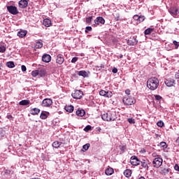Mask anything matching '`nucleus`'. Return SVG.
Segmentation results:
<instances>
[{
  "mask_svg": "<svg viewBox=\"0 0 179 179\" xmlns=\"http://www.w3.org/2000/svg\"><path fill=\"white\" fill-rule=\"evenodd\" d=\"M159 81L156 77L150 78L147 81V87L150 90H156L159 87Z\"/></svg>",
  "mask_w": 179,
  "mask_h": 179,
  "instance_id": "obj_1",
  "label": "nucleus"
},
{
  "mask_svg": "<svg viewBox=\"0 0 179 179\" xmlns=\"http://www.w3.org/2000/svg\"><path fill=\"white\" fill-rule=\"evenodd\" d=\"M101 118L103 121H115L117 115L114 111L108 112L107 113L103 114Z\"/></svg>",
  "mask_w": 179,
  "mask_h": 179,
  "instance_id": "obj_2",
  "label": "nucleus"
},
{
  "mask_svg": "<svg viewBox=\"0 0 179 179\" xmlns=\"http://www.w3.org/2000/svg\"><path fill=\"white\" fill-rule=\"evenodd\" d=\"M153 167L159 169L163 164V159L160 157V155H157V157L152 161Z\"/></svg>",
  "mask_w": 179,
  "mask_h": 179,
  "instance_id": "obj_3",
  "label": "nucleus"
},
{
  "mask_svg": "<svg viewBox=\"0 0 179 179\" xmlns=\"http://www.w3.org/2000/svg\"><path fill=\"white\" fill-rule=\"evenodd\" d=\"M71 96L73 99H82L83 96V92L82 90H76L72 94Z\"/></svg>",
  "mask_w": 179,
  "mask_h": 179,
  "instance_id": "obj_4",
  "label": "nucleus"
},
{
  "mask_svg": "<svg viewBox=\"0 0 179 179\" xmlns=\"http://www.w3.org/2000/svg\"><path fill=\"white\" fill-rule=\"evenodd\" d=\"M7 10L11 15H17V13H19V10H17V8L15 6H8Z\"/></svg>",
  "mask_w": 179,
  "mask_h": 179,
  "instance_id": "obj_5",
  "label": "nucleus"
},
{
  "mask_svg": "<svg viewBox=\"0 0 179 179\" xmlns=\"http://www.w3.org/2000/svg\"><path fill=\"white\" fill-rule=\"evenodd\" d=\"M169 12L171 16H177L179 13V10L176 6H171L169 10Z\"/></svg>",
  "mask_w": 179,
  "mask_h": 179,
  "instance_id": "obj_6",
  "label": "nucleus"
},
{
  "mask_svg": "<svg viewBox=\"0 0 179 179\" xmlns=\"http://www.w3.org/2000/svg\"><path fill=\"white\" fill-rule=\"evenodd\" d=\"M130 163L132 166H139L141 164V160L136 156H132L130 158Z\"/></svg>",
  "mask_w": 179,
  "mask_h": 179,
  "instance_id": "obj_7",
  "label": "nucleus"
},
{
  "mask_svg": "<svg viewBox=\"0 0 179 179\" xmlns=\"http://www.w3.org/2000/svg\"><path fill=\"white\" fill-rule=\"evenodd\" d=\"M123 103L126 106H132V104H135V99L132 98H123Z\"/></svg>",
  "mask_w": 179,
  "mask_h": 179,
  "instance_id": "obj_8",
  "label": "nucleus"
},
{
  "mask_svg": "<svg viewBox=\"0 0 179 179\" xmlns=\"http://www.w3.org/2000/svg\"><path fill=\"white\" fill-rule=\"evenodd\" d=\"M140 164L141 167L145 170H149V164H150V163L149 162V160L142 159L141 161H140Z\"/></svg>",
  "mask_w": 179,
  "mask_h": 179,
  "instance_id": "obj_9",
  "label": "nucleus"
},
{
  "mask_svg": "<svg viewBox=\"0 0 179 179\" xmlns=\"http://www.w3.org/2000/svg\"><path fill=\"white\" fill-rule=\"evenodd\" d=\"M100 96H103V97H113V92L110 91L101 90L99 92Z\"/></svg>",
  "mask_w": 179,
  "mask_h": 179,
  "instance_id": "obj_10",
  "label": "nucleus"
},
{
  "mask_svg": "<svg viewBox=\"0 0 179 179\" xmlns=\"http://www.w3.org/2000/svg\"><path fill=\"white\" fill-rule=\"evenodd\" d=\"M94 23L96 26H99V24H104V23H106V20H104V18H103V17H98L96 20H94Z\"/></svg>",
  "mask_w": 179,
  "mask_h": 179,
  "instance_id": "obj_11",
  "label": "nucleus"
},
{
  "mask_svg": "<svg viewBox=\"0 0 179 179\" xmlns=\"http://www.w3.org/2000/svg\"><path fill=\"white\" fill-rule=\"evenodd\" d=\"M64 61H65V59L64 58V56L62 55H58L57 56L56 64H58L59 65H62Z\"/></svg>",
  "mask_w": 179,
  "mask_h": 179,
  "instance_id": "obj_12",
  "label": "nucleus"
},
{
  "mask_svg": "<svg viewBox=\"0 0 179 179\" xmlns=\"http://www.w3.org/2000/svg\"><path fill=\"white\" fill-rule=\"evenodd\" d=\"M52 104V100H51L50 99H45L42 101V106L43 107H50V106H51Z\"/></svg>",
  "mask_w": 179,
  "mask_h": 179,
  "instance_id": "obj_13",
  "label": "nucleus"
},
{
  "mask_svg": "<svg viewBox=\"0 0 179 179\" xmlns=\"http://www.w3.org/2000/svg\"><path fill=\"white\" fill-rule=\"evenodd\" d=\"M165 85L168 87H173L176 85V80L174 79H168L165 81Z\"/></svg>",
  "mask_w": 179,
  "mask_h": 179,
  "instance_id": "obj_14",
  "label": "nucleus"
},
{
  "mask_svg": "<svg viewBox=\"0 0 179 179\" xmlns=\"http://www.w3.org/2000/svg\"><path fill=\"white\" fill-rule=\"evenodd\" d=\"M43 62H45L48 64V62H51V56L50 55L45 54L42 56Z\"/></svg>",
  "mask_w": 179,
  "mask_h": 179,
  "instance_id": "obj_15",
  "label": "nucleus"
},
{
  "mask_svg": "<svg viewBox=\"0 0 179 179\" xmlns=\"http://www.w3.org/2000/svg\"><path fill=\"white\" fill-rule=\"evenodd\" d=\"M19 7L22 9H24L29 5V3L27 1V0H20L18 3Z\"/></svg>",
  "mask_w": 179,
  "mask_h": 179,
  "instance_id": "obj_16",
  "label": "nucleus"
},
{
  "mask_svg": "<svg viewBox=\"0 0 179 179\" xmlns=\"http://www.w3.org/2000/svg\"><path fill=\"white\" fill-rule=\"evenodd\" d=\"M128 45H136L138 44V40H136L135 38H130L127 41Z\"/></svg>",
  "mask_w": 179,
  "mask_h": 179,
  "instance_id": "obj_17",
  "label": "nucleus"
},
{
  "mask_svg": "<svg viewBox=\"0 0 179 179\" xmlns=\"http://www.w3.org/2000/svg\"><path fill=\"white\" fill-rule=\"evenodd\" d=\"M30 114H31V115H38V114H40V109L34 108L30 110Z\"/></svg>",
  "mask_w": 179,
  "mask_h": 179,
  "instance_id": "obj_18",
  "label": "nucleus"
},
{
  "mask_svg": "<svg viewBox=\"0 0 179 179\" xmlns=\"http://www.w3.org/2000/svg\"><path fill=\"white\" fill-rule=\"evenodd\" d=\"M48 115H50V113L43 111L41 113L40 118H41V120H47V118L48 117Z\"/></svg>",
  "mask_w": 179,
  "mask_h": 179,
  "instance_id": "obj_19",
  "label": "nucleus"
},
{
  "mask_svg": "<svg viewBox=\"0 0 179 179\" xmlns=\"http://www.w3.org/2000/svg\"><path fill=\"white\" fill-rule=\"evenodd\" d=\"M76 114L78 117H83V115L86 114V112L83 109H78V110H76Z\"/></svg>",
  "mask_w": 179,
  "mask_h": 179,
  "instance_id": "obj_20",
  "label": "nucleus"
},
{
  "mask_svg": "<svg viewBox=\"0 0 179 179\" xmlns=\"http://www.w3.org/2000/svg\"><path fill=\"white\" fill-rule=\"evenodd\" d=\"M27 34V31H20L17 32V36H18V37H20L21 38H23V37H25Z\"/></svg>",
  "mask_w": 179,
  "mask_h": 179,
  "instance_id": "obj_21",
  "label": "nucleus"
},
{
  "mask_svg": "<svg viewBox=\"0 0 179 179\" xmlns=\"http://www.w3.org/2000/svg\"><path fill=\"white\" fill-rule=\"evenodd\" d=\"M64 110H66V111L67 113H73V110H74V108H73V106L72 105H70V106H66L64 107Z\"/></svg>",
  "mask_w": 179,
  "mask_h": 179,
  "instance_id": "obj_22",
  "label": "nucleus"
},
{
  "mask_svg": "<svg viewBox=\"0 0 179 179\" xmlns=\"http://www.w3.org/2000/svg\"><path fill=\"white\" fill-rule=\"evenodd\" d=\"M78 76H83V78H87V76H89V73L85 71H78Z\"/></svg>",
  "mask_w": 179,
  "mask_h": 179,
  "instance_id": "obj_23",
  "label": "nucleus"
},
{
  "mask_svg": "<svg viewBox=\"0 0 179 179\" xmlns=\"http://www.w3.org/2000/svg\"><path fill=\"white\" fill-rule=\"evenodd\" d=\"M43 25H45V27H50V26H51V20L50 19H45L43 20Z\"/></svg>",
  "mask_w": 179,
  "mask_h": 179,
  "instance_id": "obj_24",
  "label": "nucleus"
},
{
  "mask_svg": "<svg viewBox=\"0 0 179 179\" xmlns=\"http://www.w3.org/2000/svg\"><path fill=\"white\" fill-rule=\"evenodd\" d=\"M113 173H114V169L113 168H108L105 171V173L106 174V176H111Z\"/></svg>",
  "mask_w": 179,
  "mask_h": 179,
  "instance_id": "obj_25",
  "label": "nucleus"
},
{
  "mask_svg": "<svg viewBox=\"0 0 179 179\" xmlns=\"http://www.w3.org/2000/svg\"><path fill=\"white\" fill-rule=\"evenodd\" d=\"M131 174H132V171L130 169H126L124 171V176L125 177L129 178V177H131Z\"/></svg>",
  "mask_w": 179,
  "mask_h": 179,
  "instance_id": "obj_26",
  "label": "nucleus"
},
{
  "mask_svg": "<svg viewBox=\"0 0 179 179\" xmlns=\"http://www.w3.org/2000/svg\"><path fill=\"white\" fill-rule=\"evenodd\" d=\"M20 106H29L30 104V101L29 100H22L19 103Z\"/></svg>",
  "mask_w": 179,
  "mask_h": 179,
  "instance_id": "obj_27",
  "label": "nucleus"
},
{
  "mask_svg": "<svg viewBox=\"0 0 179 179\" xmlns=\"http://www.w3.org/2000/svg\"><path fill=\"white\" fill-rule=\"evenodd\" d=\"M62 145V142H59V141H55L53 143H52V147L55 148V149H58V148H59V146Z\"/></svg>",
  "mask_w": 179,
  "mask_h": 179,
  "instance_id": "obj_28",
  "label": "nucleus"
},
{
  "mask_svg": "<svg viewBox=\"0 0 179 179\" xmlns=\"http://www.w3.org/2000/svg\"><path fill=\"white\" fill-rule=\"evenodd\" d=\"M45 73H47V72L45 69L38 70V75L41 78H44V76H45Z\"/></svg>",
  "mask_w": 179,
  "mask_h": 179,
  "instance_id": "obj_29",
  "label": "nucleus"
},
{
  "mask_svg": "<svg viewBox=\"0 0 179 179\" xmlns=\"http://www.w3.org/2000/svg\"><path fill=\"white\" fill-rule=\"evenodd\" d=\"M160 173H161V174H163L164 176H166V174H169V173H170V169H166V168H164L161 170Z\"/></svg>",
  "mask_w": 179,
  "mask_h": 179,
  "instance_id": "obj_30",
  "label": "nucleus"
},
{
  "mask_svg": "<svg viewBox=\"0 0 179 179\" xmlns=\"http://www.w3.org/2000/svg\"><path fill=\"white\" fill-rule=\"evenodd\" d=\"M153 29L152 28H148L147 29L145 30L144 31V34H145V36L148 35V34H151L152 32L153 31Z\"/></svg>",
  "mask_w": 179,
  "mask_h": 179,
  "instance_id": "obj_31",
  "label": "nucleus"
},
{
  "mask_svg": "<svg viewBox=\"0 0 179 179\" xmlns=\"http://www.w3.org/2000/svg\"><path fill=\"white\" fill-rule=\"evenodd\" d=\"M8 68H15V63L13 62H8L6 63Z\"/></svg>",
  "mask_w": 179,
  "mask_h": 179,
  "instance_id": "obj_32",
  "label": "nucleus"
},
{
  "mask_svg": "<svg viewBox=\"0 0 179 179\" xmlns=\"http://www.w3.org/2000/svg\"><path fill=\"white\" fill-rule=\"evenodd\" d=\"M101 128L96 127L94 131L92 132V134H101Z\"/></svg>",
  "mask_w": 179,
  "mask_h": 179,
  "instance_id": "obj_33",
  "label": "nucleus"
},
{
  "mask_svg": "<svg viewBox=\"0 0 179 179\" xmlns=\"http://www.w3.org/2000/svg\"><path fill=\"white\" fill-rule=\"evenodd\" d=\"M36 48H43V43L38 41L36 43Z\"/></svg>",
  "mask_w": 179,
  "mask_h": 179,
  "instance_id": "obj_34",
  "label": "nucleus"
},
{
  "mask_svg": "<svg viewBox=\"0 0 179 179\" xmlns=\"http://www.w3.org/2000/svg\"><path fill=\"white\" fill-rule=\"evenodd\" d=\"M31 76L34 78H36V76H38V70H35L31 72Z\"/></svg>",
  "mask_w": 179,
  "mask_h": 179,
  "instance_id": "obj_35",
  "label": "nucleus"
},
{
  "mask_svg": "<svg viewBox=\"0 0 179 179\" xmlns=\"http://www.w3.org/2000/svg\"><path fill=\"white\" fill-rule=\"evenodd\" d=\"M159 145H161L162 148H164V149H166L167 148V143H166V142H161L159 143Z\"/></svg>",
  "mask_w": 179,
  "mask_h": 179,
  "instance_id": "obj_36",
  "label": "nucleus"
},
{
  "mask_svg": "<svg viewBox=\"0 0 179 179\" xmlns=\"http://www.w3.org/2000/svg\"><path fill=\"white\" fill-rule=\"evenodd\" d=\"M89 148H90V143H87L83 146V149H84V150H87Z\"/></svg>",
  "mask_w": 179,
  "mask_h": 179,
  "instance_id": "obj_37",
  "label": "nucleus"
},
{
  "mask_svg": "<svg viewBox=\"0 0 179 179\" xmlns=\"http://www.w3.org/2000/svg\"><path fill=\"white\" fill-rule=\"evenodd\" d=\"M6 48L4 45H0V52H5Z\"/></svg>",
  "mask_w": 179,
  "mask_h": 179,
  "instance_id": "obj_38",
  "label": "nucleus"
},
{
  "mask_svg": "<svg viewBox=\"0 0 179 179\" xmlns=\"http://www.w3.org/2000/svg\"><path fill=\"white\" fill-rule=\"evenodd\" d=\"M173 43L175 45L176 50H177L179 47V42H178L177 41H173Z\"/></svg>",
  "mask_w": 179,
  "mask_h": 179,
  "instance_id": "obj_39",
  "label": "nucleus"
},
{
  "mask_svg": "<svg viewBox=\"0 0 179 179\" xmlns=\"http://www.w3.org/2000/svg\"><path fill=\"white\" fill-rule=\"evenodd\" d=\"M119 148L122 152H125V150H127L126 145H120Z\"/></svg>",
  "mask_w": 179,
  "mask_h": 179,
  "instance_id": "obj_40",
  "label": "nucleus"
},
{
  "mask_svg": "<svg viewBox=\"0 0 179 179\" xmlns=\"http://www.w3.org/2000/svg\"><path fill=\"white\" fill-rule=\"evenodd\" d=\"M157 127H160V128H162V127H163L164 125V122H163V121H159L157 123Z\"/></svg>",
  "mask_w": 179,
  "mask_h": 179,
  "instance_id": "obj_41",
  "label": "nucleus"
},
{
  "mask_svg": "<svg viewBox=\"0 0 179 179\" xmlns=\"http://www.w3.org/2000/svg\"><path fill=\"white\" fill-rule=\"evenodd\" d=\"M78 59H79V58L77 57H73V59H71L72 64H75V62H76L78 61Z\"/></svg>",
  "mask_w": 179,
  "mask_h": 179,
  "instance_id": "obj_42",
  "label": "nucleus"
},
{
  "mask_svg": "<svg viewBox=\"0 0 179 179\" xmlns=\"http://www.w3.org/2000/svg\"><path fill=\"white\" fill-rule=\"evenodd\" d=\"M84 131H85V132H89V131H90V125H87V127H85L84 128Z\"/></svg>",
  "mask_w": 179,
  "mask_h": 179,
  "instance_id": "obj_43",
  "label": "nucleus"
},
{
  "mask_svg": "<svg viewBox=\"0 0 179 179\" xmlns=\"http://www.w3.org/2000/svg\"><path fill=\"white\" fill-rule=\"evenodd\" d=\"M128 122H129V124H135V120L133 118H129Z\"/></svg>",
  "mask_w": 179,
  "mask_h": 179,
  "instance_id": "obj_44",
  "label": "nucleus"
},
{
  "mask_svg": "<svg viewBox=\"0 0 179 179\" xmlns=\"http://www.w3.org/2000/svg\"><path fill=\"white\" fill-rule=\"evenodd\" d=\"M21 69H22V72H26V71H27V69L26 68V66H24V65H22L21 66Z\"/></svg>",
  "mask_w": 179,
  "mask_h": 179,
  "instance_id": "obj_45",
  "label": "nucleus"
},
{
  "mask_svg": "<svg viewBox=\"0 0 179 179\" xmlns=\"http://www.w3.org/2000/svg\"><path fill=\"white\" fill-rule=\"evenodd\" d=\"M145 20V16H139L138 22H143Z\"/></svg>",
  "mask_w": 179,
  "mask_h": 179,
  "instance_id": "obj_46",
  "label": "nucleus"
},
{
  "mask_svg": "<svg viewBox=\"0 0 179 179\" xmlns=\"http://www.w3.org/2000/svg\"><path fill=\"white\" fill-rule=\"evenodd\" d=\"M113 73H117L118 72V69L115 67H114L112 70Z\"/></svg>",
  "mask_w": 179,
  "mask_h": 179,
  "instance_id": "obj_47",
  "label": "nucleus"
},
{
  "mask_svg": "<svg viewBox=\"0 0 179 179\" xmlns=\"http://www.w3.org/2000/svg\"><path fill=\"white\" fill-rule=\"evenodd\" d=\"M155 100H162V96L160 95H155Z\"/></svg>",
  "mask_w": 179,
  "mask_h": 179,
  "instance_id": "obj_48",
  "label": "nucleus"
},
{
  "mask_svg": "<svg viewBox=\"0 0 179 179\" xmlns=\"http://www.w3.org/2000/svg\"><path fill=\"white\" fill-rule=\"evenodd\" d=\"M134 20H139V15H136L133 17Z\"/></svg>",
  "mask_w": 179,
  "mask_h": 179,
  "instance_id": "obj_49",
  "label": "nucleus"
},
{
  "mask_svg": "<svg viewBox=\"0 0 179 179\" xmlns=\"http://www.w3.org/2000/svg\"><path fill=\"white\" fill-rule=\"evenodd\" d=\"M90 31V27H86L85 33H89Z\"/></svg>",
  "mask_w": 179,
  "mask_h": 179,
  "instance_id": "obj_50",
  "label": "nucleus"
},
{
  "mask_svg": "<svg viewBox=\"0 0 179 179\" xmlns=\"http://www.w3.org/2000/svg\"><path fill=\"white\" fill-rule=\"evenodd\" d=\"M96 68V71H101V69L104 68V66H101V67L100 66H97Z\"/></svg>",
  "mask_w": 179,
  "mask_h": 179,
  "instance_id": "obj_51",
  "label": "nucleus"
},
{
  "mask_svg": "<svg viewBox=\"0 0 179 179\" xmlns=\"http://www.w3.org/2000/svg\"><path fill=\"white\" fill-rule=\"evenodd\" d=\"M125 93H126V94L129 95V94H131V90H126Z\"/></svg>",
  "mask_w": 179,
  "mask_h": 179,
  "instance_id": "obj_52",
  "label": "nucleus"
},
{
  "mask_svg": "<svg viewBox=\"0 0 179 179\" xmlns=\"http://www.w3.org/2000/svg\"><path fill=\"white\" fill-rule=\"evenodd\" d=\"M86 22L87 23H90V17H88L86 18Z\"/></svg>",
  "mask_w": 179,
  "mask_h": 179,
  "instance_id": "obj_53",
  "label": "nucleus"
},
{
  "mask_svg": "<svg viewBox=\"0 0 179 179\" xmlns=\"http://www.w3.org/2000/svg\"><path fill=\"white\" fill-rule=\"evenodd\" d=\"M152 156H153V157H157L158 155L154 152V153H152Z\"/></svg>",
  "mask_w": 179,
  "mask_h": 179,
  "instance_id": "obj_54",
  "label": "nucleus"
},
{
  "mask_svg": "<svg viewBox=\"0 0 179 179\" xmlns=\"http://www.w3.org/2000/svg\"><path fill=\"white\" fill-rule=\"evenodd\" d=\"M7 118L8 120H10V118H12V115H7Z\"/></svg>",
  "mask_w": 179,
  "mask_h": 179,
  "instance_id": "obj_55",
  "label": "nucleus"
},
{
  "mask_svg": "<svg viewBox=\"0 0 179 179\" xmlns=\"http://www.w3.org/2000/svg\"><path fill=\"white\" fill-rule=\"evenodd\" d=\"M123 57H124V55H119V58H122Z\"/></svg>",
  "mask_w": 179,
  "mask_h": 179,
  "instance_id": "obj_56",
  "label": "nucleus"
},
{
  "mask_svg": "<svg viewBox=\"0 0 179 179\" xmlns=\"http://www.w3.org/2000/svg\"><path fill=\"white\" fill-rule=\"evenodd\" d=\"M91 20V24H93V21H92V17L90 18Z\"/></svg>",
  "mask_w": 179,
  "mask_h": 179,
  "instance_id": "obj_57",
  "label": "nucleus"
},
{
  "mask_svg": "<svg viewBox=\"0 0 179 179\" xmlns=\"http://www.w3.org/2000/svg\"><path fill=\"white\" fill-rule=\"evenodd\" d=\"M1 66H1V64H0V69H1Z\"/></svg>",
  "mask_w": 179,
  "mask_h": 179,
  "instance_id": "obj_58",
  "label": "nucleus"
},
{
  "mask_svg": "<svg viewBox=\"0 0 179 179\" xmlns=\"http://www.w3.org/2000/svg\"><path fill=\"white\" fill-rule=\"evenodd\" d=\"M90 129H91V131H92V127H90Z\"/></svg>",
  "mask_w": 179,
  "mask_h": 179,
  "instance_id": "obj_59",
  "label": "nucleus"
},
{
  "mask_svg": "<svg viewBox=\"0 0 179 179\" xmlns=\"http://www.w3.org/2000/svg\"><path fill=\"white\" fill-rule=\"evenodd\" d=\"M90 30H92V27H90Z\"/></svg>",
  "mask_w": 179,
  "mask_h": 179,
  "instance_id": "obj_60",
  "label": "nucleus"
}]
</instances>
